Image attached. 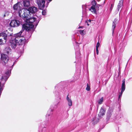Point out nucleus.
Masks as SVG:
<instances>
[{
	"mask_svg": "<svg viewBox=\"0 0 132 132\" xmlns=\"http://www.w3.org/2000/svg\"><path fill=\"white\" fill-rule=\"evenodd\" d=\"M37 18L32 17L29 15V17L26 19L25 22L28 24H24L22 26V30L18 33H22L23 32H33L38 25L40 19Z\"/></svg>",
	"mask_w": 132,
	"mask_h": 132,
	"instance_id": "obj_1",
	"label": "nucleus"
},
{
	"mask_svg": "<svg viewBox=\"0 0 132 132\" xmlns=\"http://www.w3.org/2000/svg\"><path fill=\"white\" fill-rule=\"evenodd\" d=\"M26 35L28 36L27 37L21 36V34H10V36H8V38L9 39H13L15 40V41L17 43V44L19 45H22L24 44L26 40H27L31 37V34H26Z\"/></svg>",
	"mask_w": 132,
	"mask_h": 132,
	"instance_id": "obj_2",
	"label": "nucleus"
},
{
	"mask_svg": "<svg viewBox=\"0 0 132 132\" xmlns=\"http://www.w3.org/2000/svg\"><path fill=\"white\" fill-rule=\"evenodd\" d=\"M20 17L24 19H27L29 17V11L27 10L22 9L18 12Z\"/></svg>",
	"mask_w": 132,
	"mask_h": 132,
	"instance_id": "obj_3",
	"label": "nucleus"
},
{
	"mask_svg": "<svg viewBox=\"0 0 132 132\" xmlns=\"http://www.w3.org/2000/svg\"><path fill=\"white\" fill-rule=\"evenodd\" d=\"M11 73V71L8 70L3 74L1 79V83L3 84L2 86H3L5 83L6 81L9 77Z\"/></svg>",
	"mask_w": 132,
	"mask_h": 132,
	"instance_id": "obj_4",
	"label": "nucleus"
},
{
	"mask_svg": "<svg viewBox=\"0 0 132 132\" xmlns=\"http://www.w3.org/2000/svg\"><path fill=\"white\" fill-rule=\"evenodd\" d=\"M53 110V106H51L46 116V119L48 121L51 120L53 118L52 112Z\"/></svg>",
	"mask_w": 132,
	"mask_h": 132,
	"instance_id": "obj_5",
	"label": "nucleus"
},
{
	"mask_svg": "<svg viewBox=\"0 0 132 132\" xmlns=\"http://www.w3.org/2000/svg\"><path fill=\"white\" fill-rule=\"evenodd\" d=\"M1 62L3 65H5L9 60L8 56L4 54H1Z\"/></svg>",
	"mask_w": 132,
	"mask_h": 132,
	"instance_id": "obj_6",
	"label": "nucleus"
},
{
	"mask_svg": "<svg viewBox=\"0 0 132 132\" xmlns=\"http://www.w3.org/2000/svg\"><path fill=\"white\" fill-rule=\"evenodd\" d=\"M122 84L121 88V92L119 93L118 95V100H119L120 99V98L122 96L123 93L125 91V89L126 86L125 85V79H123L122 81Z\"/></svg>",
	"mask_w": 132,
	"mask_h": 132,
	"instance_id": "obj_7",
	"label": "nucleus"
},
{
	"mask_svg": "<svg viewBox=\"0 0 132 132\" xmlns=\"http://www.w3.org/2000/svg\"><path fill=\"white\" fill-rule=\"evenodd\" d=\"M45 0H36V3L40 9H43L45 6Z\"/></svg>",
	"mask_w": 132,
	"mask_h": 132,
	"instance_id": "obj_8",
	"label": "nucleus"
},
{
	"mask_svg": "<svg viewBox=\"0 0 132 132\" xmlns=\"http://www.w3.org/2000/svg\"><path fill=\"white\" fill-rule=\"evenodd\" d=\"M10 34H0V45L2 44L3 43L2 39H4L5 40V42L7 40L8 35Z\"/></svg>",
	"mask_w": 132,
	"mask_h": 132,
	"instance_id": "obj_9",
	"label": "nucleus"
},
{
	"mask_svg": "<svg viewBox=\"0 0 132 132\" xmlns=\"http://www.w3.org/2000/svg\"><path fill=\"white\" fill-rule=\"evenodd\" d=\"M10 36V34L8 35V36ZM7 39L9 40L10 42V46L13 49H15L17 46V45L18 44L15 41V40L13 39H9L8 37Z\"/></svg>",
	"mask_w": 132,
	"mask_h": 132,
	"instance_id": "obj_10",
	"label": "nucleus"
},
{
	"mask_svg": "<svg viewBox=\"0 0 132 132\" xmlns=\"http://www.w3.org/2000/svg\"><path fill=\"white\" fill-rule=\"evenodd\" d=\"M20 25L19 21L16 20H12L10 23V26L12 27L18 26Z\"/></svg>",
	"mask_w": 132,
	"mask_h": 132,
	"instance_id": "obj_11",
	"label": "nucleus"
},
{
	"mask_svg": "<svg viewBox=\"0 0 132 132\" xmlns=\"http://www.w3.org/2000/svg\"><path fill=\"white\" fill-rule=\"evenodd\" d=\"M29 11L30 15H31V14H33L35 13L37 11V8L34 6H32L29 8L27 10Z\"/></svg>",
	"mask_w": 132,
	"mask_h": 132,
	"instance_id": "obj_12",
	"label": "nucleus"
},
{
	"mask_svg": "<svg viewBox=\"0 0 132 132\" xmlns=\"http://www.w3.org/2000/svg\"><path fill=\"white\" fill-rule=\"evenodd\" d=\"M105 109H103V107H101L100 109V112L98 114V116L100 118H101L102 117L105 115Z\"/></svg>",
	"mask_w": 132,
	"mask_h": 132,
	"instance_id": "obj_13",
	"label": "nucleus"
},
{
	"mask_svg": "<svg viewBox=\"0 0 132 132\" xmlns=\"http://www.w3.org/2000/svg\"><path fill=\"white\" fill-rule=\"evenodd\" d=\"M95 5H93L91 6L90 8L89 9V10L90 11L93 13H96V7L98 6L97 5L95 4Z\"/></svg>",
	"mask_w": 132,
	"mask_h": 132,
	"instance_id": "obj_14",
	"label": "nucleus"
},
{
	"mask_svg": "<svg viewBox=\"0 0 132 132\" xmlns=\"http://www.w3.org/2000/svg\"><path fill=\"white\" fill-rule=\"evenodd\" d=\"M112 112L113 111L111 109H109L108 110L107 115V119L108 120H109L110 119Z\"/></svg>",
	"mask_w": 132,
	"mask_h": 132,
	"instance_id": "obj_15",
	"label": "nucleus"
},
{
	"mask_svg": "<svg viewBox=\"0 0 132 132\" xmlns=\"http://www.w3.org/2000/svg\"><path fill=\"white\" fill-rule=\"evenodd\" d=\"M23 5L26 7H28L30 5V2L29 0H23Z\"/></svg>",
	"mask_w": 132,
	"mask_h": 132,
	"instance_id": "obj_16",
	"label": "nucleus"
},
{
	"mask_svg": "<svg viewBox=\"0 0 132 132\" xmlns=\"http://www.w3.org/2000/svg\"><path fill=\"white\" fill-rule=\"evenodd\" d=\"M66 99L67 101L69 106H72V101L71 98L69 97L68 95L67 96Z\"/></svg>",
	"mask_w": 132,
	"mask_h": 132,
	"instance_id": "obj_17",
	"label": "nucleus"
},
{
	"mask_svg": "<svg viewBox=\"0 0 132 132\" xmlns=\"http://www.w3.org/2000/svg\"><path fill=\"white\" fill-rule=\"evenodd\" d=\"M123 0H121L119 2V3H118V4L117 6V9L118 11H119L121 7L123 5Z\"/></svg>",
	"mask_w": 132,
	"mask_h": 132,
	"instance_id": "obj_18",
	"label": "nucleus"
},
{
	"mask_svg": "<svg viewBox=\"0 0 132 132\" xmlns=\"http://www.w3.org/2000/svg\"><path fill=\"white\" fill-rule=\"evenodd\" d=\"M117 22V19H115L113 22L112 25V29L113 30V33L114 29H115L116 27V24Z\"/></svg>",
	"mask_w": 132,
	"mask_h": 132,
	"instance_id": "obj_19",
	"label": "nucleus"
},
{
	"mask_svg": "<svg viewBox=\"0 0 132 132\" xmlns=\"http://www.w3.org/2000/svg\"><path fill=\"white\" fill-rule=\"evenodd\" d=\"M13 8L15 10H18L20 8V6H19L18 3H17L14 4L13 6Z\"/></svg>",
	"mask_w": 132,
	"mask_h": 132,
	"instance_id": "obj_20",
	"label": "nucleus"
},
{
	"mask_svg": "<svg viewBox=\"0 0 132 132\" xmlns=\"http://www.w3.org/2000/svg\"><path fill=\"white\" fill-rule=\"evenodd\" d=\"M75 43H76V48H77V49L76 50H76L77 51V52L76 51L75 52L76 54H77V53H79V54H80V52L79 49V47L78 45V43H77L76 42V41H75Z\"/></svg>",
	"mask_w": 132,
	"mask_h": 132,
	"instance_id": "obj_21",
	"label": "nucleus"
},
{
	"mask_svg": "<svg viewBox=\"0 0 132 132\" xmlns=\"http://www.w3.org/2000/svg\"><path fill=\"white\" fill-rule=\"evenodd\" d=\"M11 51V49L9 47H6L5 49V51L7 54H9Z\"/></svg>",
	"mask_w": 132,
	"mask_h": 132,
	"instance_id": "obj_22",
	"label": "nucleus"
},
{
	"mask_svg": "<svg viewBox=\"0 0 132 132\" xmlns=\"http://www.w3.org/2000/svg\"><path fill=\"white\" fill-rule=\"evenodd\" d=\"M103 97H101L100 99H99L98 101V104H101L103 102Z\"/></svg>",
	"mask_w": 132,
	"mask_h": 132,
	"instance_id": "obj_23",
	"label": "nucleus"
},
{
	"mask_svg": "<svg viewBox=\"0 0 132 132\" xmlns=\"http://www.w3.org/2000/svg\"><path fill=\"white\" fill-rule=\"evenodd\" d=\"M42 14L43 15H45L46 13V10H43L42 12Z\"/></svg>",
	"mask_w": 132,
	"mask_h": 132,
	"instance_id": "obj_24",
	"label": "nucleus"
},
{
	"mask_svg": "<svg viewBox=\"0 0 132 132\" xmlns=\"http://www.w3.org/2000/svg\"><path fill=\"white\" fill-rule=\"evenodd\" d=\"M114 4H111V6L110 7V11L111 12L112 10V9L113 7V6H114Z\"/></svg>",
	"mask_w": 132,
	"mask_h": 132,
	"instance_id": "obj_25",
	"label": "nucleus"
},
{
	"mask_svg": "<svg viewBox=\"0 0 132 132\" xmlns=\"http://www.w3.org/2000/svg\"><path fill=\"white\" fill-rule=\"evenodd\" d=\"M90 87L88 86V84H87V87L86 88V89L87 91H89L90 90Z\"/></svg>",
	"mask_w": 132,
	"mask_h": 132,
	"instance_id": "obj_26",
	"label": "nucleus"
},
{
	"mask_svg": "<svg viewBox=\"0 0 132 132\" xmlns=\"http://www.w3.org/2000/svg\"><path fill=\"white\" fill-rule=\"evenodd\" d=\"M100 43L99 42H98V43H97L96 45V48H98V47H99L100 46Z\"/></svg>",
	"mask_w": 132,
	"mask_h": 132,
	"instance_id": "obj_27",
	"label": "nucleus"
},
{
	"mask_svg": "<svg viewBox=\"0 0 132 132\" xmlns=\"http://www.w3.org/2000/svg\"><path fill=\"white\" fill-rule=\"evenodd\" d=\"M86 6L85 5H83L82 6V8L83 9H85V10L86 8Z\"/></svg>",
	"mask_w": 132,
	"mask_h": 132,
	"instance_id": "obj_28",
	"label": "nucleus"
},
{
	"mask_svg": "<svg viewBox=\"0 0 132 132\" xmlns=\"http://www.w3.org/2000/svg\"><path fill=\"white\" fill-rule=\"evenodd\" d=\"M98 48H96V53L97 55L98 54Z\"/></svg>",
	"mask_w": 132,
	"mask_h": 132,
	"instance_id": "obj_29",
	"label": "nucleus"
},
{
	"mask_svg": "<svg viewBox=\"0 0 132 132\" xmlns=\"http://www.w3.org/2000/svg\"><path fill=\"white\" fill-rule=\"evenodd\" d=\"M84 32H85V31H84V30H80V33H83Z\"/></svg>",
	"mask_w": 132,
	"mask_h": 132,
	"instance_id": "obj_30",
	"label": "nucleus"
},
{
	"mask_svg": "<svg viewBox=\"0 0 132 132\" xmlns=\"http://www.w3.org/2000/svg\"><path fill=\"white\" fill-rule=\"evenodd\" d=\"M89 22H88L87 21H86L85 22V24H87L88 26H89Z\"/></svg>",
	"mask_w": 132,
	"mask_h": 132,
	"instance_id": "obj_31",
	"label": "nucleus"
},
{
	"mask_svg": "<svg viewBox=\"0 0 132 132\" xmlns=\"http://www.w3.org/2000/svg\"><path fill=\"white\" fill-rule=\"evenodd\" d=\"M1 83L0 82V90H1V89H2V91L3 90V87L1 86Z\"/></svg>",
	"mask_w": 132,
	"mask_h": 132,
	"instance_id": "obj_32",
	"label": "nucleus"
},
{
	"mask_svg": "<svg viewBox=\"0 0 132 132\" xmlns=\"http://www.w3.org/2000/svg\"><path fill=\"white\" fill-rule=\"evenodd\" d=\"M16 61H15V62L13 64V65H12V67H13V65H14V64H15V63H16Z\"/></svg>",
	"mask_w": 132,
	"mask_h": 132,
	"instance_id": "obj_33",
	"label": "nucleus"
},
{
	"mask_svg": "<svg viewBox=\"0 0 132 132\" xmlns=\"http://www.w3.org/2000/svg\"><path fill=\"white\" fill-rule=\"evenodd\" d=\"M87 21L89 23H90L91 21V20H88Z\"/></svg>",
	"mask_w": 132,
	"mask_h": 132,
	"instance_id": "obj_34",
	"label": "nucleus"
},
{
	"mask_svg": "<svg viewBox=\"0 0 132 132\" xmlns=\"http://www.w3.org/2000/svg\"><path fill=\"white\" fill-rule=\"evenodd\" d=\"M27 34H25V35H24V37H26V35H27ZM26 37H28V36H26Z\"/></svg>",
	"mask_w": 132,
	"mask_h": 132,
	"instance_id": "obj_35",
	"label": "nucleus"
},
{
	"mask_svg": "<svg viewBox=\"0 0 132 132\" xmlns=\"http://www.w3.org/2000/svg\"><path fill=\"white\" fill-rule=\"evenodd\" d=\"M96 118H95V119H94L93 120V122H94V121H95V120H96Z\"/></svg>",
	"mask_w": 132,
	"mask_h": 132,
	"instance_id": "obj_36",
	"label": "nucleus"
},
{
	"mask_svg": "<svg viewBox=\"0 0 132 132\" xmlns=\"http://www.w3.org/2000/svg\"><path fill=\"white\" fill-rule=\"evenodd\" d=\"M42 132H45V130H43V131H42Z\"/></svg>",
	"mask_w": 132,
	"mask_h": 132,
	"instance_id": "obj_37",
	"label": "nucleus"
},
{
	"mask_svg": "<svg viewBox=\"0 0 132 132\" xmlns=\"http://www.w3.org/2000/svg\"><path fill=\"white\" fill-rule=\"evenodd\" d=\"M52 0H48V1H49V3L51 2Z\"/></svg>",
	"mask_w": 132,
	"mask_h": 132,
	"instance_id": "obj_38",
	"label": "nucleus"
},
{
	"mask_svg": "<svg viewBox=\"0 0 132 132\" xmlns=\"http://www.w3.org/2000/svg\"><path fill=\"white\" fill-rule=\"evenodd\" d=\"M98 121H99V119H98V121H96V123H97V122H98Z\"/></svg>",
	"mask_w": 132,
	"mask_h": 132,
	"instance_id": "obj_39",
	"label": "nucleus"
},
{
	"mask_svg": "<svg viewBox=\"0 0 132 132\" xmlns=\"http://www.w3.org/2000/svg\"><path fill=\"white\" fill-rule=\"evenodd\" d=\"M80 34L81 35H83L84 34L82 33V34Z\"/></svg>",
	"mask_w": 132,
	"mask_h": 132,
	"instance_id": "obj_40",
	"label": "nucleus"
},
{
	"mask_svg": "<svg viewBox=\"0 0 132 132\" xmlns=\"http://www.w3.org/2000/svg\"><path fill=\"white\" fill-rule=\"evenodd\" d=\"M5 16V14H4V16Z\"/></svg>",
	"mask_w": 132,
	"mask_h": 132,
	"instance_id": "obj_41",
	"label": "nucleus"
},
{
	"mask_svg": "<svg viewBox=\"0 0 132 132\" xmlns=\"http://www.w3.org/2000/svg\"><path fill=\"white\" fill-rule=\"evenodd\" d=\"M57 105H58V103H57V104L56 105V106Z\"/></svg>",
	"mask_w": 132,
	"mask_h": 132,
	"instance_id": "obj_42",
	"label": "nucleus"
},
{
	"mask_svg": "<svg viewBox=\"0 0 132 132\" xmlns=\"http://www.w3.org/2000/svg\"><path fill=\"white\" fill-rule=\"evenodd\" d=\"M76 47H75V49H76Z\"/></svg>",
	"mask_w": 132,
	"mask_h": 132,
	"instance_id": "obj_43",
	"label": "nucleus"
},
{
	"mask_svg": "<svg viewBox=\"0 0 132 132\" xmlns=\"http://www.w3.org/2000/svg\"><path fill=\"white\" fill-rule=\"evenodd\" d=\"M113 34H112L113 36Z\"/></svg>",
	"mask_w": 132,
	"mask_h": 132,
	"instance_id": "obj_44",
	"label": "nucleus"
}]
</instances>
